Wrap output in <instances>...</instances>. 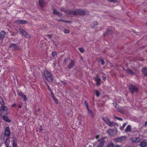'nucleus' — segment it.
I'll list each match as a JSON object with an SVG mask.
<instances>
[{"label":"nucleus","instance_id":"obj_1","mask_svg":"<svg viewBox=\"0 0 147 147\" xmlns=\"http://www.w3.org/2000/svg\"><path fill=\"white\" fill-rule=\"evenodd\" d=\"M71 15H84L87 14L88 12L87 11H85L84 10L81 9H76V10H72Z\"/></svg>","mask_w":147,"mask_h":147},{"label":"nucleus","instance_id":"obj_2","mask_svg":"<svg viewBox=\"0 0 147 147\" xmlns=\"http://www.w3.org/2000/svg\"><path fill=\"white\" fill-rule=\"evenodd\" d=\"M129 88L130 91L132 94H133L134 92H138V88L131 84L129 86Z\"/></svg>","mask_w":147,"mask_h":147},{"label":"nucleus","instance_id":"obj_3","mask_svg":"<svg viewBox=\"0 0 147 147\" xmlns=\"http://www.w3.org/2000/svg\"><path fill=\"white\" fill-rule=\"evenodd\" d=\"M106 138V137H104L98 140V141L99 142V143L97 147H102L103 146L105 142L104 139Z\"/></svg>","mask_w":147,"mask_h":147},{"label":"nucleus","instance_id":"obj_4","mask_svg":"<svg viewBox=\"0 0 147 147\" xmlns=\"http://www.w3.org/2000/svg\"><path fill=\"white\" fill-rule=\"evenodd\" d=\"M93 79L96 82V86H98L100 85L101 79L98 77V76L97 75L96 77H94Z\"/></svg>","mask_w":147,"mask_h":147},{"label":"nucleus","instance_id":"obj_5","mask_svg":"<svg viewBox=\"0 0 147 147\" xmlns=\"http://www.w3.org/2000/svg\"><path fill=\"white\" fill-rule=\"evenodd\" d=\"M46 79L49 82H52L53 81L51 74H44Z\"/></svg>","mask_w":147,"mask_h":147},{"label":"nucleus","instance_id":"obj_6","mask_svg":"<svg viewBox=\"0 0 147 147\" xmlns=\"http://www.w3.org/2000/svg\"><path fill=\"white\" fill-rule=\"evenodd\" d=\"M117 104L115 106V108L117 111L121 113L124 114L125 113L126 110L125 109V108H121V107H118V105L117 106Z\"/></svg>","mask_w":147,"mask_h":147},{"label":"nucleus","instance_id":"obj_7","mask_svg":"<svg viewBox=\"0 0 147 147\" xmlns=\"http://www.w3.org/2000/svg\"><path fill=\"white\" fill-rule=\"evenodd\" d=\"M11 134V132L9 126L6 127L5 129L4 134L6 136L9 138V136Z\"/></svg>","mask_w":147,"mask_h":147},{"label":"nucleus","instance_id":"obj_8","mask_svg":"<svg viewBox=\"0 0 147 147\" xmlns=\"http://www.w3.org/2000/svg\"><path fill=\"white\" fill-rule=\"evenodd\" d=\"M125 136H122L117 138H115V140L116 142H121L122 141L125 140Z\"/></svg>","mask_w":147,"mask_h":147},{"label":"nucleus","instance_id":"obj_9","mask_svg":"<svg viewBox=\"0 0 147 147\" xmlns=\"http://www.w3.org/2000/svg\"><path fill=\"white\" fill-rule=\"evenodd\" d=\"M12 146L13 147H18L17 140V138L15 137L12 138Z\"/></svg>","mask_w":147,"mask_h":147},{"label":"nucleus","instance_id":"obj_10","mask_svg":"<svg viewBox=\"0 0 147 147\" xmlns=\"http://www.w3.org/2000/svg\"><path fill=\"white\" fill-rule=\"evenodd\" d=\"M0 98H1V99L2 100V103H1V104L2 105V106L1 107V109L4 111H6V112H7L8 111V109L7 108V107L4 106L3 105H4L5 104V103L4 102H3V99L2 98V97H0Z\"/></svg>","mask_w":147,"mask_h":147},{"label":"nucleus","instance_id":"obj_11","mask_svg":"<svg viewBox=\"0 0 147 147\" xmlns=\"http://www.w3.org/2000/svg\"><path fill=\"white\" fill-rule=\"evenodd\" d=\"M13 50H17L19 49L18 46L16 44L11 43L9 47Z\"/></svg>","mask_w":147,"mask_h":147},{"label":"nucleus","instance_id":"obj_12","mask_svg":"<svg viewBox=\"0 0 147 147\" xmlns=\"http://www.w3.org/2000/svg\"><path fill=\"white\" fill-rule=\"evenodd\" d=\"M60 10L62 11H63L64 12L66 13V14L68 15H71L72 10H65V9L63 7H61L60 8Z\"/></svg>","mask_w":147,"mask_h":147},{"label":"nucleus","instance_id":"obj_13","mask_svg":"<svg viewBox=\"0 0 147 147\" xmlns=\"http://www.w3.org/2000/svg\"><path fill=\"white\" fill-rule=\"evenodd\" d=\"M16 22L17 24H26L27 23V21L24 20H18L16 21Z\"/></svg>","mask_w":147,"mask_h":147},{"label":"nucleus","instance_id":"obj_14","mask_svg":"<svg viewBox=\"0 0 147 147\" xmlns=\"http://www.w3.org/2000/svg\"><path fill=\"white\" fill-rule=\"evenodd\" d=\"M141 140V139L139 137H135L131 139V140L132 142L134 143H138Z\"/></svg>","mask_w":147,"mask_h":147},{"label":"nucleus","instance_id":"obj_15","mask_svg":"<svg viewBox=\"0 0 147 147\" xmlns=\"http://www.w3.org/2000/svg\"><path fill=\"white\" fill-rule=\"evenodd\" d=\"M75 61L73 60H71V62L69 63V69H70L73 68L75 66Z\"/></svg>","mask_w":147,"mask_h":147},{"label":"nucleus","instance_id":"obj_16","mask_svg":"<svg viewBox=\"0 0 147 147\" xmlns=\"http://www.w3.org/2000/svg\"><path fill=\"white\" fill-rule=\"evenodd\" d=\"M6 32L4 31H2L0 33V39L2 40L5 35Z\"/></svg>","mask_w":147,"mask_h":147},{"label":"nucleus","instance_id":"obj_17","mask_svg":"<svg viewBox=\"0 0 147 147\" xmlns=\"http://www.w3.org/2000/svg\"><path fill=\"white\" fill-rule=\"evenodd\" d=\"M53 13L54 14L57 15L58 16H61L62 14L60 12L57 11L56 9H54L53 10Z\"/></svg>","mask_w":147,"mask_h":147},{"label":"nucleus","instance_id":"obj_18","mask_svg":"<svg viewBox=\"0 0 147 147\" xmlns=\"http://www.w3.org/2000/svg\"><path fill=\"white\" fill-rule=\"evenodd\" d=\"M2 118L3 120L9 123L11 122V120L9 119L7 117L4 115L2 116Z\"/></svg>","mask_w":147,"mask_h":147},{"label":"nucleus","instance_id":"obj_19","mask_svg":"<svg viewBox=\"0 0 147 147\" xmlns=\"http://www.w3.org/2000/svg\"><path fill=\"white\" fill-rule=\"evenodd\" d=\"M22 36L27 38H30L31 36L30 35L28 34L26 31L22 34Z\"/></svg>","mask_w":147,"mask_h":147},{"label":"nucleus","instance_id":"obj_20","mask_svg":"<svg viewBox=\"0 0 147 147\" xmlns=\"http://www.w3.org/2000/svg\"><path fill=\"white\" fill-rule=\"evenodd\" d=\"M10 142L9 138H7L5 140V146H9Z\"/></svg>","mask_w":147,"mask_h":147},{"label":"nucleus","instance_id":"obj_21","mask_svg":"<svg viewBox=\"0 0 147 147\" xmlns=\"http://www.w3.org/2000/svg\"><path fill=\"white\" fill-rule=\"evenodd\" d=\"M107 124L110 127H112L115 125V123L114 122H112L109 121L107 123Z\"/></svg>","mask_w":147,"mask_h":147},{"label":"nucleus","instance_id":"obj_22","mask_svg":"<svg viewBox=\"0 0 147 147\" xmlns=\"http://www.w3.org/2000/svg\"><path fill=\"white\" fill-rule=\"evenodd\" d=\"M113 33L112 31L111 30H107L104 35L105 36L106 35H110L112 34Z\"/></svg>","mask_w":147,"mask_h":147},{"label":"nucleus","instance_id":"obj_23","mask_svg":"<svg viewBox=\"0 0 147 147\" xmlns=\"http://www.w3.org/2000/svg\"><path fill=\"white\" fill-rule=\"evenodd\" d=\"M131 125H128L125 129V132H130L131 131Z\"/></svg>","mask_w":147,"mask_h":147},{"label":"nucleus","instance_id":"obj_24","mask_svg":"<svg viewBox=\"0 0 147 147\" xmlns=\"http://www.w3.org/2000/svg\"><path fill=\"white\" fill-rule=\"evenodd\" d=\"M140 146L141 147H146V142L144 140L142 141L140 144Z\"/></svg>","mask_w":147,"mask_h":147},{"label":"nucleus","instance_id":"obj_25","mask_svg":"<svg viewBox=\"0 0 147 147\" xmlns=\"http://www.w3.org/2000/svg\"><path fill=\"white\" fill-rule=\"evenodd\" d=\"M107 133L109 135H113V131L111 129H109L108 130Z\"/></svg>","mask_w":147,"mask_h":147},{"label":"nucleus","instance_id":"obj_26","mask_svg":"<svg viewBox=\"0 0 147 147\" xmlns=\"http://www.w3.org/2000/svg\"><path fill=\"white\" fill-rule=\"evenodd\" d=\"M107 147H115V145L113 143L109 142L107 144Z\"/></svg>","mask_w":147,"mask_h":147},{"label":"nucleus","instance_id":"obj_27","mask_svg":"<svg viewBox=\"0 0 147 147\" xmlns=\"http://www.w3.org/2000/svg\"><path fill=\"white\" fill-rule=\"evenodd\" d=\"M142 72L143 74H147V68L144 67L142 69Z\"/></svg>","mask_w":147,"mask_h":147},{"label":"nucleus","instance_id":"obj_28","mask_svg":"<svg viewBox=\"0 0 147 147\" xmlns=\"http://www.w3.org/2000/svg\"><path fill=\"white\" fill-rule=\"evenodd\" d=\"M102 120L106 123L107 124V123L110 120L107 117H103Z\"/></svg>","mask_w":147,"mask_h":147},{"label":"nucleus","instance_id":"obj_29","mask_svg":"<svg viewBox=\"0 0 147 147\" xmlns=\"http://www.w3.org/2000/svg\"><path fill=\"white\" fill-rule=\"evenodd\" d=\"M87 109L88 112V113L90 114L91 115V117H94V115H93V113L92 111L91 110L89 109V108H88V109Z\"/></svg>","mask_w":147,"mask_h":147},{"label":"nucleus","instance_id":"obj_30","mask_svg":"<svg viewBox=\"0 0 147 147\" xmlns=\"http://www.w3.org/2000/svg\"><path fill=\"white\" fill-rule=\"evenodd\" d=\"M39 5L41 7H43L44 5V2L42 0H40L39 1Z\"/></svg>","mask_w":147,"mask_h":147},{"label":"nucleus","instance_id":"obj_31","mask_svg":"<svg viewBox=\"0 0 147 147\" xmlns=\"http://www.w3.org/2000/svg\"><path fill=\"white\" fill-rule=\"evenodd\" d=\"M95 93L97 97H99L100 94H101V93L98 90H95Z\"/></svg>","mask_w":147,"mask_h":147},{"label":"nucleus","instance_id":"obj_32","mask_svg":"<svg viewBox=\"0 0 147 147\" xmlns=\"http://www.w3.org/2000/svg\"><path fill=\"white\" fill-rule=\"evenodd\" d=\"M98 24V22L96 21H94L93 22L92 24V27H95Z\"/></svg>","mask_w":147,"mask_h":147},{"label":"nucleus","instance_id":"obj_33","mask_svg":"<svg viewBox=\"0 0 147 147\" xmlns=\"http://www.w3.org/2000/svg\"><path fill=\"white\" fill-rule=\"evenodd\" d=\"M63 32L65 34H68L70 32V30L69 29H64L63 30Z\"/></svg>","mask_w":147,"mask_h":147},{"label":"nucleus","instance_id":"obj_34","mask_svg":"<svg viewBox=\"0 0 147 147\" xmlns=\"http://www.w3.org/2000/svg\"><path fill=\"white\" fill-rule=\"evenodd\" d=\"M127 124V123H124L123 124V125L122 126H121V127H120V130H123L124 129V127H125V126Z\"/></svg>","mask_w":147,"mask_h":147},{"label":"nucleus","instance_id":"obj_35","mask_svg":"<svg viewBox=\"0 0 147 147\" xmlns=\"http://www.w3.org/2000/svg\"><path fill=\"white\" fill-rule=\"evenodd\" d=\"M114 117L115 119H118L119 121H122L123 120V119L121 118L117 117L116 116H114Z\"/></svg>","mask_w":147,"mask_h":147},{"label":"nucleus","instance_id":"obj_36","mask_svg":"<svg viewBox=\"0 0 147 147\" xmlns=\"http://www.w3.org/2000/svg\"><path fill=\"white\" fill-rule=\"evenodd\" d=\"M21 97L22 98L24 99V101H26L27 100V98L26 96L25 95L23 94Z\"/></svg>","mask_w":147,"mask_h":147},{"label":"nucleus","instance_id":"obj_37","mask_svg":"<svg viewBox=\"0 0 147 147\" xmlns=\"http://www.w3.org/2000/svg\"><path fill=\"white\" fill-rule=\"evenodd\" d=\"M19 30L20 32H21L20 33L21 34H22L25 31L22 28H19Z\"/></svg>","mask_w":147,"mask_h":147},{"label":"nucleus","instance_id":"obj_38","mask_svg":"<svg viewBox=\"0 0 147 147\" xmlns=\"http://www.w3.org/2000/svg\"><path fill=\"white\" fill-rule=\"evenodd\" d=\"M84 104L86 105V109H88V108H89V105H88V103L86 100L85 101Z\"/></svg>","mask_w":147,"mask_h":147},{"label":"nucleus","instance_id":"obj_39","mask_svg":"<svg viewBox=\"0 0 147 147\" xmlns=\"http://www.w3.org/2000/svg\"><path fill=\"white\" fill-rule=\"evenodd\" d=\"M78 49H79V51L81 53H83L84 52V50L82 48L80 47L78 48Z\"/></svg>","mask_w":147,"mask_h":147},{"label":"nucleus","instance_id":"obj_40","mask_svg":"<svg viewBox=\"0 0 147 147\" xmlns=\"http://www.w3.org/2000/svg\"><path fill=\"white\" fill-rule=\"evenodd\" d=\"M100 61L101 63V64L102 65H103L105 63V62L102 59H100Z\"/></svg>","mask_w":147,"mask_h":147},{"label":"nucleus","instance_id":"obj_41","mask_svg":"<svg viewBox=\"0 0 147 147\" xmlns=\"http://www.w3.org/2000/svg\"><path fill=\"white\" fill-rule=\"evenodd\" d=\"M126 71L127 73L129 74H133L132 71L130 69H127Z\"/></svg>","mask_w":147,"mask_h":147},{"label":"nucleus","instance_id":"obj_42","mask_svg":"<svg viewBox=\"0 0 147 147\" xmlns=\"http://www.w3.org/2000/svg\"><path fill=\"white\" fill-rule=\"evenodd\" d=\"M45 84L47 86V87L48 90L49 91H51V88H50L48 84H47V82H45Z\"/></svg>","mask_w":147,"mask_h":147},{"label":"nucleus","instance_id":"obj_43","mask_svg":"<svg viewBox=\"0 0 147 147\" xmlns=\"http://www.w3.org/2000/svg\"><path fill=\"white\" fill-rule=\"evenodd\" d=\"M18 96H22V95L23 94L22 91H20L19 92H18Z\"/></svg>","mask_w":147,"mask_h":147},{"label":"nucleus","instance_id":"obj_44","mask_svg":"<svg viewBox=\"0 0 147 147\" xmlns=\"http://www.w3.org/2000/svg\"><path fill=\"white\" fill-rule=\"evenodd\" d=\"M108 1L111 2L115 3L117 2V0H107Z\"/></svg>","mask_w":147,"mask_h":147},{"label":"nucleus","instance_id":"obj_45","mask_svg":"<svg viewBox=\"0 0 147 147\" xmlns=\"http://www.w3.org/2000/svg\"><path fill=\"white\" fill-rule=\"evenodd\" d=\"M58 21L59 22L63 21L64 22H65V23L67 22H68L67 21H66V20H62V19H60V20H58Z\"/></svg>","mask_w":147,"mask_h":147},{"label":"nucleus","instance_id":"obj_46","mask_svg":"<svg viewBox=\"0 0 147 147\" xmlns=\"http://www.w3.org/2000/svg\"><path fill=\"white\" fill-rule=\"evenodd\" d=\"M46 36H48L49 39H50L51 38L52 36V35L50 34H47L46 35Z\"/></svg>","mask_w":147,"mask_h":147},{"label":"nucleus","instance_id":"obj_47","mask_svg":"<svg viewBox=\"0 0 147 147\" xmlns=\"http://www.w3.org/2000/svg\"><path fill=\"white\" fill-rule=\"evenodd\" d=\"M52 54L53 56H54L56 55L57 54L55 52L53 51L52 52Z\"/></svg>","mask_w":147,"mask_h":147},{"label":"nucleus","instance_id":"obj_48","mask_svg":"<svg viewBox=\"0 0 147 147\" xmlns=\"http://www.w3.org/2000/svg\"><path fill=\"white\" fill-rule=\"evenodd\" d=\"M55 102L57 104H58V101L55 98V99L54 100Z\"/></svg>","mask_w":147,"mask_h":147},{"label":"nucleus","instance_id":"obj_49","mask_svg":"<svg viewBox=\"0 0 147 147\" xmlns=\"http://www.w3.org/2000/svg\"><path fill=\"white\" fill-rule=\"evenodd\" d=\"M107 63L108 65H109L110 66L113 67V64L110 62H107Z\"/></svg>","mask_w":147,"mask_h":147},{"label":"nucleus","instance_id":"obj_50","mask_svg":"<svg viewBox=\"0 0 147 147\" xmlns=\"http://www.w3.org/2000/svg\"><path fill=\"white\" fill-rule=\"evenodd\" d=\"M61 82L65 85L66 84V82L64 81L61 80Z\"/></svg>","mask_w":147,"mask_h":147},{"label":"nucleus","instance_id":"obj_51","mask_svg":"<svg viewBox=\"0 0 147 147\" xmlns=\"http://www.w3.org/2000/svg\"><path fill=\"white\" fill-rule=\"evenodd\" d=\"M103 80L105 81L106 80V77L105 76H102Z\"/></svg>","mask_w":147,"mask_h":147},{"label":"nucleus","instance_id":"obj_52","mask_svg":"<svg viewBox=\"0 0 147 147\" xmlns=\"http://www.w3.org/2000/svg\"><path fill=\"white\" fill-rule=\"evenodd\" d=\"M16 106V104L15 103H13L12 105L11 106V107H15Z\"/></svg>","mask_w":147,"mask_h":147},{"label":"nucleus","instance_id":"obj_53","mask_svg":"<svg viewBox=\"0 0 147 147\" xmlns=\"http://www.w3.org/2000/svg\"><path fill=\"white\" fill-rule=\"evenodd\" d=\"M100 137L99 135H97L95 136V138L96 139H97L98 138Z\"/></svg>","mask_w":147,"mask_h":147},{"label":"nucleus","instance_id":"obj_54","mask_svg":"<svg viewBox=\"0 0 147 147\" xmlns=\"http://www.w3.org/2000/svg\"><path fill=\"white\" fill-rule=\"evenodd\" d=\"M44 74H49V72L47 71H45Z\"/></svg>","mask_w":147,"mask_h":147},{"label":"nucleus","instance_id":"obj_55","mask_svg":"<svg viewBox=\"0 0 147 147\" xmlns=\"http://www.w3.org/2000/svg\"><path fill=\"white\" fill-rule=\"evenodd\" d=\"M51 93V97L53 96H54L53 92L51 91V90L50 91Z\"/></svg>","mask_w":147,"mask_h":147},{"label":"nucleus","instance_id":"obj_56","mask_svg":"<svg viewBox=\"0 0 147 147\" xmlns=\"http://www.w3.org/2000/svg\"><path fill=\"white\" fill-rule=\"evenodd\" d=\"M67 61V59H65L64 60V63H65Z\"/></svg>","mask_w":147,"mask_h":147},{"label":"nucleus","instance_id":"obj_57","mask_svg":"<svg viewBox=\"0 0 147 147\" xmlns=\"http://www.w3.org/2000/svg\"><path fill=\"white\" fill-rule=\"evenodd\" d=\"M144 126H145V127L147 126V121L145 122Z\"/></svg>","mask_w":147,"mask_h":147},{"label":"nucleus","instance_id":"obj_58","mask_svg":"<svg viewBox=\"0 0 147 147\" xmlns=\"http://www.w3.org/2000/svg\"><path fill=\"white\" fill-rule=\"evenodd\" d=\"M16 34L15 33H13V34H11V35L12 36H14Z\"/></svg>","mask_w":147,"mask_h":147},{"label":"nucleus","instance_id":"obj_59","mask_svg":"<svg viewBox=\"0 0 147 147\" xmlns=\"http://www.w3.org/2000/svg\"><path fill=\"white\" fill-rule=\"evenodd\" d=\"M52 98H53V100L55 99L56 98H55V96H53L52 97Z\"/></svg>","mask_w":147,"mask_h":147},{"label":"nucleus","instance_id":"obj_60","mask_svg":"<svg viewBox=\"0 0 147 147\" xmlns=\"http://www.w3.org/2000/svg\"><path fill=\"white\" fill-rule=\"evenodd\" d=\"M40 109L39 108V109H38L37 110H36V111H37V112H39V111H40Z\"/></svg>","mask_w":147,"mask_h":147},{"label":"nucleus","instance_id":"obj_61","mask_svg":"<svg viewBox=\"0 0 147 147\" xmlns=\"http://www.w3.org/2000/svg\"><path fill=\"white\" fill-rule=\"evenodd\" d=\"M116 146V147H120V146L119 145H117L116 146Z\"/></svg>","mask_w":147,"mask_h":147},{"label":"nucleus","instance_id":"obj_62","mask_svg":"<svg viewBox=\"0 0 147 147\" xmlns=\"http://www.w3.org/2000/svg\"><path fill=\"white\" fill-rule=\"evenodd\" d=\"M18 107H19V108H20V109L21 108V107H22V106H21V105H19L18 106Z\"/></svg>","mask_w":147,"mask_h":147},{"label":"nucleus","instance_id":"obj_63","mask_svg":"<svg viewBox=\"0 0 147 147\" xmlns=\"http://www.w3.org/2000/svg\"><path fill=\"white\" fill-rule=\"evenodd\" d=\"M88 147H92V146L91 145H88Z\"/></svg>","mask_w":147,"mask_h":147},{"label":"nucleus","instance_id":"obj_64","mask_svg":"<svg viewBox=\"0 0 147 147\" xmlns=\"http://www.w3.org/2000/svg\"><path fill=\"white\" fill-rule=\"evenodd\" d=\"M6 146V147H11L10 146Z\"/></svg>","mask_w":147,"mask_h":147}]
</instances>
